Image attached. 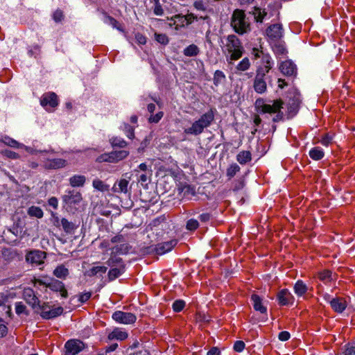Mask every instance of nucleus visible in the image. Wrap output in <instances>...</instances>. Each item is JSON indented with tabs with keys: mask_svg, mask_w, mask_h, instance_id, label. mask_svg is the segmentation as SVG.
<instances>
[{
	"mask_svg": "<svg viewBox=\"0 0 355 355\" xmlns=\"http://www.w3.org/2000/svg\"><path fill=\"white\" fill-rule=\"evenodd\" d=\"M283 105L284 101L280 98L273 101L272 105L266 103L262 98H257L254 103L256 110L260 114H275L272 118L274 123L284 120V114L282 111Z\"/></svg>",
	"mask_w": 355,
	"mask_h": 355,
	"instance_id": "f257e3e1",
	"label": "nucleus"
},
{
	"mask_svg": "<svg viewBox=\"0 0 355 355\" xmlns=\"http://www.w3.org/2000/svg\"><path fill=\"white\" fill-rule=\"evenodd\" d=\"M272 67L270 61L267 60L263 66H260L256 72L254 80L253 87L254 91L258 94H263L267 90V83H270L271 79L267 76Z\"/></svg>",
	"mask_w": 355,
	"mask_h": 355,
	"instance_id": "f03ea898",
	"label": "nucleus"
},
{
	"mask_svg": "<svg viewBox=\"0 0 355 355\" xmlns=\"http://www.w3.org/2000/svg\"><path fill=\"white\" fill-rule=\"evenodd\" d=\"M231 26L239 34H243L250 30V23L246 19L243 10L236 9L232 16Z\"/></svg>",
	"mask_w": 355,
	"mask_h": 355,
	"instance_id": "7ed1b4c3",
	"label": "nucleus"
},
{
	"mask_svg": "<svg viewBox=\"0 0 355 355\" xmlns=\"http://www.w3.org/2000/svg\"><path fill=\"white\" fill-rule=\"evenodd\" d=\"M226 47L230 54V60H237L242 57L243 48L239 39L234 35H230L227 38Z\"/></svg>",
	"mask_w": 355,
	"mask_h": 355,
	"instance_id": "20e7f679",
	"label": "nucleus"
},
{
	"mask_svg": "<svg viewBox=\"0 0 355 355\" xmlns=\"http://www.w3.org/2000/svg\"><path fill=\"white\" fill-rule=\"evenodd\" d=\"M83 199L81 193L75 190H69L62 196L63 203L70 209L79 205Z\"/></svg>",
	"mask_w": 355,
	"mask_h": 355,
	"instance_id": "39448f33",
	"label": "nucleus"
},
{
	"mask_svg": "<svg viewBox=\"0 0 355 355\" xmlns=\"http://www.w3.org/2000/svg\"><path fill=\"white\" fill-rule=\"evenodd\" d=\"M38 283L40 285L49 288L53 292H59L62 297L67 298L68 297V292L64 284L58 279H52L49 283L43 282L42 280H38Z\"/></svg>",
	"mask_w": 355,
	"mask_h": 355,
	"instance_id": "423d86ee",
	"label": "nucleus"
},
{
	"mask_svg": "<svg viewBox=\"0 0 355 355\" xmlns=\"http://www.w3.org/2000/svg\"><path fill=\"white\" fill-rule=\"evenodd\" d=\"M46 257V253L39 250H33L27 252L26 254V262L32 265L39 266L44 263Z\"/></svg>",
	"mask_w": 355,
	"mask_h": 355,
	"instance_id": "0eeeda50",
	"label": "nucleus"
},
{
	"mask_svg": "<svg viewBox=\"0 0 355 355\" xmlns=\"http://www.w3.org/2000/svg\"><path fill=\"white\" fill-rule=\"evenodd\" d=\"M112 318L116 322L124 324H133L137 320V317L135 314L121 311H115L112 314Z\"/></svg>",
	"mask_w": 355,
	"mask_h": 355,
	"instance_id": "6e6552de",
	"label": "nucleus"
},
{
	"mask_svg": "<svg viewBox=\"0 0 355 355\" xmlns=\"http://www.w3.org/2000/svg\"><path fill=\"white\" fill-rule=\"evenodd\" d=\"M64 347V355H76L84 349L85 344L79 340H70L65 343Z\"/></svg>",
	"mask_w": 355,
	"mask_h": 355,
	"instance_id": "1a4fd4ad",
	"label": "nucleus"
},
{
	"mask_svg": "<svg viewBox=\"0 0 355 355\" xmlns=\"http://www.w3.org/2000/svg\"><path fill=\"white\" fill-rule=\"evenodd\" d=\"M40 104L48 110V107L53 109L58 105V98L54 92H47L42 95L40 99Z\"/></svg>",
	"mask_w": 355,
	"mask_h": 355,
	"instance_id": "9d476101",
	"label": "nucleus"
},
{
	"mask_svg": "<svg viewBox=\"0 0 355 355\" xmlns=\"http://www.w3.org/2000/svg\"><path fill=\"white\" fill-rule=\"evenodd\" d=\"M67 160L61 158L47 159L44 163V168L47 170H56L65 167Z\"/></svg>",
	"mask_w": 355,
	"mask_h": 355,
	"instance_id": "9b49d317",
	"label": "nucleus"
},
{
	"mask_svg": "<svg viewBox=\"0 0 355 355\" xmlns=\"http://www.w3.org/2000/svg\"><path fill=\"white\" fill-rule=\"evenodd\" d=\"M23 298L33 309L39 306L40 300L32 288H27L24 290Z\"/></svg>",
	"mask_w": 355,
	"mask_h": 355,
	"instance_id": "f8f14e48",
	"label": "nucleus"
},
{
	"mask_svg": "<svg viewBox=\"0 0 355 355\" xmlns=\"http://www.w3.org/2000/svg\"><path fill=\"white\" fill-rule=\"evenodd\" d=\"M267 36L272 40H277L282 37V27L279 24L270 25L266 29Z\"/></svg>",
	"mask_w": 355,
	"mask_h": 355,
	"instance_id": "ddd939ff",
	"label": "nucleus"
},
{
	"mask_svg": "<svg viewBox=\"0 0 355 355\" xmlns=\"http://www.w3.org/2000/svg\"><path fill=\"white\" fill-rule=\"evenodd\" d=\"M278 302L282 306L288 305L293 303L294 298L287 289H282L277 295Z\"/></svg>",
	"mask_w": 355,
	"mask_h": 355,
	"instance_id": "4468645a",
	"label": "nucleus"
},
{
	"mask_svg": "<svg viewBox=\"0 0 355 355\" xmlns=\"http://www.w3.org/2000/svg\"><path fill=\"white\" fill-rule=\"evenodd\" d=\"M128 185L129 180L122 178L114 184L112 190L114 193L126 194L129 191Z\"/></svg>",
	"mask_w": 355,
	"mask_h": 355,
	"instance_id": "2eb2a0df",
	"label": "nucleus"
},
{
	"mask_svg": "<svg viewBox=\"0 0 355 355\" xmlns=\"http://www.w3.org/2000/svg\"><path fill=\"white\" fill-rule=\"evenodd\" d=\"M177 243V240L173 239L167 242L159 243L155 248L156 253L158 254H163L170 251L174 246L176 245Z\"/></svg>",
	"mask_w": 355,
	"mask_h": 355,
	"instance_id": "dca6fc26",
	"label": "nucleus"
},
{
	"mask_svg": "<svg viewBox=\"0 0 355 355\" xmlns=\"http://www.w3.org/2000/svg\"><path fill=\"white\" fill-rule=\"evenodd\" d=\"M214 120V113L212 109L203 114L200 118L197 120L198 122L203 127L206 128L209 127L212 121Z\"/></svg>",
	"mask_w": 355,
	"mask_h": 355,
	"instance_id": "f3484780",
	"label": "nucleus"
},
{
	"mask_svg": "<svg viewBox=\"0 0 355 355\" xmlns=\"http://www.w3.org/2000/svg\"><path fill=\"white\" fill-rule=\"evenodd\" d=\"M347 304L348 303L345 297L338 296L337 294H336L334 297V312L343 313L347 309Z\"/></svg>",
	"mask_w": 355,
	"mask_h": 355,
	"instance_id": "a211bd4d",
	"label": "nucleus"
},
{
	"mask_svg": "<svg viewBox=\"0 0 355 355\" xmlns=\"http://www.w3.org/2000/svg\"><path fill=\"white\" fill-rule=\"evenodd\" d=\"M279 69L286 76H293L296 72L295 65L290 60L283 62L279 67Z\"/></svg>",
	"mask_w": 355,
	"mask_h": 355,
	"instance_id": "6ab92c4d",
	"label": "nucleus"
},
{
	"mask_svg": "<svg viewBox=\"0 0 355 355\" xmlns=\"http://www.w3.org/2000/svg\"><path fill=\"white\" fill-rule=\"evenodd\" d=\"M63 311L64 309L62 306H58L55 308L51 309L47 311H41L40 315L42 318L46 320L53 319L62 315Z\"/></svg>",
	"mask_w": 355,
	"mask_h": 355,
	"instance_id": "aec40b11",
	"label": "nucleus"
},
{
	"mask_svg": "<svg viewBox=\"0 0 355 355\" xmlns=\"http://www.w3.org/2000/svg\"><path fill=\"white\" fill-rule=\"evenodd\" d=\"M61 227L65 233L71 234H73L74 232L77 230L78 225L71 221H69L65 218H62L61 219Z\"/></svg>",
	"mask_w": 355,
	"mask_h": 355,
	"instance_id": "412c9836",
	"label": "nucleus"
},
{
	"mask_svg": "<svg viewBox=\"0 0 355 355\" xmlns=\"http://www.w3.org/2000/svg\"><path fill=\"white\" fill-rule=\"evenodd\" d=\"M318 277L324 285H330L332 281V272L330 270L324 269L318 273Z\"/></svg>",
	"mask_w": 355,
	"mask_h": 355,
	"instance_id": "4be33fe9",
	"label": "nucleus"
},
{
	"mask_svg": "<svg viewBox=\"0 0 355 355\" xmlns=\"http://www.w3.org/2000/svg\"><path fill=\"white\" fill-rule=\"evenodd\" d=\"M107 270V268L104 266H93L92 268L85 272V275H87L89 277L98 275L101 276L103 274L106 272Z\"/></svg>",
	"mask_w": 355,
	"mask_h": 355,
	"instance_id": "5701e85b",
	"label": "nucleus"
},
{
	"mask_svg": "<svg viewBox=\"0 0 355 355\" xmlns=\"http://www.w3.org/2000/svg\"><path fill=\"white\" fill-rule=\"evenodd\" d=\"M69 181L72 187H80L84 186L86 177L83 175H74L69 178Z\"/></svg>",
	"mask_w": 355,
	"mask_h": 355,
	"instance_id": "b1692460",
	"label": "nucleus"
},
{
	"mask_svg": "<svg viewBox=\"0 0 355 355\" xmlns=\"http://www.w3.org/2000/svg\"><path fill=\"white\" fill-rule=\"evenodd\" d=\"M251 300L253 302V307L254 310L259 311L261 313L266 312V308L262 304V300L258 295L252 294L251 295Z\"/></svg>",
	"mask_w": 355,
	"mask_h": 355,
	"instance_id": "393cba45",
	"label": "nucleus"
},
{
	"mask_svg": "<svg viewBox=\"0 0 355 355\" xmlns=\"http://www.w3.org/2000/svg\"><path fill=\"white\" fill-rule=\"evenodd\" d=\"M125 269V265H121L119 268H112L107 273V278L110 282H112L118 278L121 274L123 273Z\"/></svg>",
	"mask_w": 355,
	"mask_h": 355,
	"instance_id": "a878e982",
	"label": "nucleus"
},
{
	"mask_svg": "<svg viewBox=\"0 0 355 355\" xmlns=\"http://www.w3.org/2000/svg\"><path fill=\"white\" fill-rule=\"evenodd\" d=\"M203 130V127L199 123V122H198V121H196L192 123L191 127L184 129V133L187 135H198L201 134Z\"/></svg>",
	"mask_w": 355,
	"mask_h": 355,
	"instance_id": "bb28decb",
	"label": "nucleus"
},
{
	"mask_svg": "<svg viewBox=\"0 0 355 355\" xmlns=\"http://www.w3.org/2000/svg\"><path fill=\"white\" fill-rule=\"evenodd\" d=\"M129 155V152L125 150H115L111 152V159L112 162H118L125 157Z\"/></svg>",
	"mask_w": 355,
	"mask_h": 355,
	"instance_id": "cd10ccee",
	"label": "nucleus"
},
{
	"mask_svg": "<svg viewBox=\"0 0 355 355\" xmlns=\"http://www.w3.org/2000/svg\"><path fill=\"white\" fill-rule=\"evenodd\" d=\"M69 270L64 265L61 264L53 270V275L60 279H66L69 275Z\"/></svg>",
	"mask_w": 355,
	"mask_h": 355,
	"instance_id": "c85d7f7f",
	"label": "nucleus"
},
{
	"mask_svg": "<svg viewBox=\"0 0 355 355\" xmlns=\"http://www.w3.org/2000/svg\"><path fill=\"white\" fill-rule=\"evenodd\" d=\"M128 338V334L125 331H120L117 329H114L113 331L109 334L107 338L110 340L116 339L120 340H123Z\"/></svg>",
	"mask_w": 355,
	"mask_h": 355,
	"instance_id": "c756f323",
	"label": "nucleus"
},
{
	"mask_svg": "<svg viewBox=\"0 0 355 355\" xmlns=\"http://www.w3.org/2000/svg\"><path fill=\"white\" fill-rule=\"evenodd\" d=\"M116 254L111 253L110 257L106 261L108 266L114 268L116 266L120 267L121 265H124L121 258L116 257Z\"/></svg>",
	"mask_w": 355,
	"mask_h": 355,
	"instance_id": "7c9ffc66",
	"label": "nucleus"
},
{
	"mask_svg": "<svg viewBox=\"0 0 355 355\" xmlns=\"http://www.w3.org/2000/svg\"><path fill=\"white\" fill-rule=\"evenodd\" d=\"M92 186L95 189L101 192H105L110 190V186L98 178L93 180Z\"/></svg>",
	"mask_w": 355,
	"mask_h": 355,
	"instance_id": "2f4dec72",
	"label": "nucleus"
},
{
	"mask_svg": "<svg viewBox=\"0 0 355 355\" xmlns=\"http://www.w3.org/2000/svg\"><path fill=\"white\" fill-rule=\"evenodd\" d=\"M184 55L187 57L196 56L200 53L199 48L196 44H190L184 49Z\"/></svg>",
	"mask_w": 355,
	"mask_h": 355,
	"instance_id": "473e14b6",
	"label": "nucleus"
},
{
	"mask_svg": "<svg viewBox=\"0 0 355 355\" xmlns=\"http://www.w3.org/2000/svg\"><path fill=\"white\" fill-rule=\"evenodd\" d=\"M236 159L241 164H245L251 160V153L248 150L241 151L237 155Z\"/></svg>",
	"mask_w": 355,
	"mask_h": 355,
	"instance_id": "72a5a7b5",
	"label": "nucleus"
},
{
	"mask_svg": "<svg viewBox=\"0 0 355 355\" xmlns=\"http://www.w3.org/2000/svg\"><path fill=\"white\" fill-rule=\"evenodd\" d=\"M27 213L30 216L36 217L37 218H42L44 216L42 209L36 206L30 207L27 210Z\"/></svg>",
	"mask_w": 355,
	"mask_h": 355,
	"instance_id": "f704fd0d",
	"label": "nucleus"
},
{
	"mask_svg": "<svg viewBox=\"0 0 355 355\" xmlns=\"http://www.w3.org/2000/svg\"><path fill=\"white\" fill-rule=\"evenodd\" d=\"M307 289L306 285L302 280H298L294 286L295 293L299 296L304 295Z\"/></svg>",
	"mask_w": 355,
	"mask_h": 355,
	"instance_id": "c9c22d12",
	"label": "nucleus"
},
{
	"mask_svg": "<svg viewBox=\"0 0 355 355\" xmlns=\"http://www.w3.org/2000/svg\"><path fill=\"white\" fill-rule=\"evenodd\" d=\"M2 142L6 144V146L15 148H20L24 146L23 144H19L17 141L9 137H5L3 139H2Z\"/></svg>",
	"mask_w": 355,
	"mask_h": 355,
	"instance_id": "e433bc0d",
	"label": "nucleus"
},
{
	"mask_svg": "<svg viewBox=\"0 0 355 355\" xmlns=\"http://www.w3.org/2000/svg\"><path fill=\"white\" fill-rule=\"evenodd\" d=\"M309 156L313 159L319 160L324 157V152L318 147H315L309 151Z\"/></svg>",
	"mask_w": 355,
	"mask_h": 355,
	"instance_id": "4c0bfd02",
	"label": "nucleus"
},
{
	"mask_svg": "<svg viewBox=\"0 0 355 355\" xmlns=\"http://www.w3.org/2000/svg\"><path fill=\"white\" fill-rule=\"evenodd\" d=\"M128 252V245L126 243H122L114 246L112 249V254H125Z\"/></svg>",
	"mask_w": 355,
	"mask_h": 355,
	"instance_id": "58836bf2",
	"label": "nucleus"
},
{
	"mask_svg": "<svg viewBox=\"0 0 355 355\" xmlns=\"http://www.w3.org/2000/svg\"><path fill=\"white\" fill-rule=\"evenodd\" d=\"M225 79V75L224 73L220 70H216L214 73V84L216 86L219 85Z\"/></svg>",
	"mask_w": 355,
	"mask_h": 355,
	"instance_id": "ea45409f",
	"label": "nucleus"
},
{
	"mask_svg": "<svg viewBox=\"0 0 355 355\" xmlns=\"http://www.w3.org/2000/svg\"><path fill=\"white\" fill-rule=\"evenodd\" d=\"M15 311L17 315L24 314L26 315H29V312L26 309V306L21 302H19L15 304Z\"/></svg>",
	"mask_w": 355,
	"mask_h": 355,
	"instance_id": "a19ab883",
	"label": "nucleus"
},
{
	"mask_svg": "<svg viewBox=\"0 0 355 355\" xmlns=\"http://www.w3.org/2000/svg\"><path fill=\"white\" fill-rule=\"evenodd\" d=\"M111 144L113 147L124 148L127 146V142L120 137L112 138Z\"/></svg>",
	"mask_w": 355,
	"mask_h": 355,
	"instance_id": "79ce46f5",
	"label": "nucleus"
},
{
	"mask_svg": "<svg viewBox=\"0 0 355 355\" xmlns=\"http://www.w3.org/2000/svg\"><path fill=\"white\" fill-rule=\"evenodd\" d=\"M240 171V167L236 164H233L227 169V175L229 178H233L237 172Z\"/></svg>",
	"mask_w": 355,
	"mask_h": 355,
	"instance_id": "37998d69",
	"label": "nucleus"
},
{
	"mask_svg": "<svg viewBox=\"0 0 355 355\" xmlns=\"http://www.w3.org/2000/svg\"><path fill=\"white\" fill-rule=\"evenodd\" d=\"M254 19L257 22H262L266 12L261 9L256 8L254 12Z\"/></svg>",
	"mask_w": 355,
	"mask_h": 355,
	"instance_id": "c03bdc74",
	"label": "nucleus"
},
{
	"mask_svg": "<svg viewBox=\"0 0 355 355\" xmlns=\"http://www.w3.org/2000/svg\"><path fill=\"white\" fill-rule=\"evenodd\" d=\"M250 66L249 59L248 58H243L237 65L236 69L240 71H245L248 69Z\"/></svg>",
	"mask_w": 355,
	"mask_h": 355,
	"instance_id": "a18cd8bd",
	"label": "nucleus"
},
{
	"mask_svg": "<svg viewBox=\"0 0 355 355\" xmlns=\"http://www.w3.org/2000/svg\"><path fill=\"white\" fill-rule=\"evenodd\" d=\"M1 155L3 156L12 159H17L20 157L19 155L14 151L10 150H4L1 152Z\"/></svg>",
	"mask_w": 355,
	"mask_h": 355,
	"instance_id": "49530a36",
	"label": "nucleus"
},
{
	"mask_svg": "<svg viewBox=\"0 0 355 355\" xmlns=\"http://www.w3.org/2000/svg\"><path fill=\"white\" fill-rule=\"evenodd\" d=\"M320 292L323 293V297L327 303L329 304L333 307V297L331 295L327 292H324V288L322 284L319 285Z\"/></svg>",
	"mask_w": 355,
	"mask_h": 355,
	"instance_id": "de8ad7c7",
	"label": "nucleus"
},
{
	"mask_svg": "<svg viewBox=\"0 0 355 355\" xmlns=\"http://www.w3.org/2000/svg\"><path fill=\"white\" fill-rule=\"evenodd\" d=\"M155 37L156 41L162 44L166 45L169 42L168 38L166 34L155 33Z\"/></svg>",
	"mask_w": 355,
	"mask_h": 355,
	"instance_id": "09e8293b",
	"label": "nucleus"
},
{
	"mask_svg": "<svg viewBox=\"0 0 355 355\" xmlns=\"http://www.w3.org/2000/svg\"><path fill=\"white\" fill-rule=\"evenodd\" d=\"M182 191L184 193V197L189 198L190 196H193L196 194L194 189L189 185L184 186L182 189Z\"/></svg>",
	"mask_w": 355,
	"mask_h": 355,
	"instance_id": "8fccbe9b",
	"label": "nucleus"
},
{
	"mask_svg": "<svg viewBox=\"0 0 355 355\" xmlns=\"http://www.w3.org/2000/svg\"><path fill=\"white\" fill-rule=\"evenodd\" d=\"M185 306V302L183 300H175L173 304V309L175 312L181 311Z\"/></svg>",
	"mask_w": 355,
	"mask_h": 355,
	"instance_id": "3c124183",
	"label": "nucleus"
},
{
	"mask_svg": "<svg viewBox=\"0 0 355 355\" xmlns=\"http://www.w3.org/2000/svg\"><path fill=\"white\" fill-rule=\"evenodd\" d=\"M199 226L198 221L195 219H190L187 223V229L191 231L196 230Z\"/></svg>",
	"mask_w": 355,
	"mask_h": 355,
	"instance_id": "603ef678",
	"label": "nucleus"
},
{
	"mask_svg": "<svg viewBox=\"0 0 355 355\" xmlns=\"http://www.w3.org/2000/svg\"><path fill=\"white\" fill-rule=\"evenodd\" d=\"M104 14L109 24L112 25V27L116 28L118 30H121L119 22L114 17L108 15L106 12H104Z\"/></svg>",
	"mask_w": 355,
	"mask_h": 355,
	"instance_id": "864d4df0",
	"label": "nucleus"
},
{
	"mask_svg": "<svg viewBox=\"0 0 355 355\" xmlns=\"http://www.w3.org/2000/svg\"><path fill=\"white\" fill-rule=\"evenodd\" d=\"M164 116V112H157L156 114H152L149 119H148V121L150 123H158L161 119Z\"/></svg>",
	"mask_w": 355,
	"mask_h": 355,
	"instance_id": "5fc2aeb1",
	"label": "nucleus"
},
{
	"mask_svg": "<svg viewBox=\"0 0 355 355\" xmlns=\"http://www.w3.org/2000/svg\"><path fill=\"white\" fill-rule=\"evenodd\" d=\"M124 130H125L126 136L128 138L132 139L135 137L134 128L130 125L125 123L124 125Z\"/></svg>",
	"mask_w": 355,
	"mask_h": 355,
	"instance_id": "6e6d98bb",
	"label": "nucleus"
},
{
	"mask_svg": "<svg viewBox=\"0 0 355 355\" xmlns=\"http://www.w3.org/2000/svg\"><path fill=\"white\" fill-rule=\"evenodd\" d=\"M51 218H52V223L54 226L57 227H61V219L59 218L58 214L53 211H51Z\"/></svg>",
	"mask_w": 355,
	"mask_h": 355,
	"instance_id": "4d7b16f0",
	"label": "nucleus"
},
{
	"mask_svg": "<svg viewBox=\"0 0 355 355\" xmlns=\"http://www.w3.org/2000/svg\"><path fill=\"white\" fill-rule=\"evenodd\" d=\"M53 17L55 22L61 21L64 18L62 11L61 10H56L53 13Z\"/></svg>",
	"mask_w": 355,
	"mask_h": 355,
	"instance_id": "13d9d810",
	"label": "nucleus"
},
{
	"mask_svg": "<svg viewBox=\"0 0 355 355\" xmlns=\"http://www.w3.org/2000/svg\"><path fill=\"white\" fill-rule=\"evenodd\" d=\"M245 343L242 340H237L234 345V349L237 352H242L245 348Z\"/></svg>",
	"mask_w": 355,
	"mask_h": 355,
	"instance_id": "bf43d9fd",
	"label": "nucleus"
},
{
	"mask_svg": "<svg viewBox=\"0 0 355 355\" xmlns=\"http://www.w3.org/2000/svg\"><path fill=\"white\" fill-rule=\"evenodd\" d=\"M48 204L54 209H57L58 207V200L56 197H51L49 199Z\"/></svg>",
	"mask_w": 355,
	"mask_h": 355,
	"instance_id": "052dcab7",
	"label": "nucleus"
},
{
	"mask_svg": "<svg viewBox=\"0 0 355 355\" xmlns=\"http://www.w3.org/2000/svg\"><path fill=\"white\" fill-rule=\"evenodd\" d=\"M91 296H92L91 292H86V293H82L79 296V301L81 303L86 302L91 297Z\"/></svg>",
	"mask_w": 355,
	"mask_h": 355,
	"instance_id": "680f3d73",
	"label": "nucleus"
},
{
	"mask_svg": "<svg viewBox=\"0 0 355 355\" xmlns=\"http://www.w3.org/2000/svg\"><path fill=\"white\" fill-rule=\"evenodd\" d=\"M152 175V171L149 170L148 172H145V173L141 174L139 178V181L141 182H146L148 181L150 175Z\"/></svg>",
	"mask_w": 355,
	"mask_h": 355,
	"instance_id": "e2e57ef3",
	"label": "nucleus"
},
{
	"mask_svg": "<svg viewBox=\"0 0 355 355\" xmlns=\"http://www.w3.org/2000/svg\"><path fill=\"white\" fill-rule=\"evenodd\" d=\"M153 12L155 15L158 16H161L164 14V10L160 3L155 4Z\"/></svg>",
	"mask_w": 355,
	"mask_h": 355,
	"instance_id": "0e129e2a",
	"label": "nucleus"
},
{
	"mask_svg": "<svg viewBox=\"0 0 355 355\" xmlns=\"http://www.w3.org/2000/svg\"><path fill=\"white\" fill-rule=\"evenodd\" d=\"M135 39L139 44H145L146 42V37L139 33L135 35Z\"/></svg>",
	"mask_w": 355,
	"mask_h": 355,
	"instance_id": "69168bd1",
	"label": "nucleus"
},
{
	"mask_svg": "<svg viewBox=\"0 0 355 355\" xmlns=\"http://www.w3.org/2000/svg\"><path fill=\"white\" fill-rule=\"evenodd\" d=\"M279 339L282 341H286L290 338V334L288 331H282L279 334Z\"/></svg>",
	"mask_w": 355,
	"mask_h": 355,
	"instance_id": "338daca9",
	"label": "nucleus"
},
{
	"mask_svg": "<svg viewBox=\"0 0 355 355\" xmlns=\"http://www.w3.org/2000/svg\"><path fill=\"white\" fill-rule=\"evenodd\" d=\"M344 354L345 355H355V346L348 347Z\"/></svg>",
	"mask_w": 355,
	"mask_h": 355,
	"instance_id": "774afa93",
	"label": "nucleus"
}]
</instances>
